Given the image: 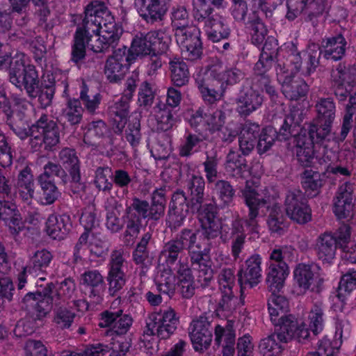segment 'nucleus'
<instances>
[{
    "instance_id": "obj_1",
    "label": "nucleus",
    "mask_w": 356,
    "mask_h": 356,
    "mask_svg": "<svg viewBox=\"0 0 356 356\" xmlns=\"http://www.w3.org/2000/svg\"><path fill=\"white\" fill-rule=\"evenodd\" d=\"M199 218L202 229L195 233L191 230L182 232L179 239L166 244L162 257L165 259L168 266L172 265L177 259L179 252L184 248H188L193 264L198 266L200 277L209 282L213 276L214 269L209 256L208 241L218 236L223 227L216 216V208L211 204L200 211Z\"/></svg>"
},
{
    "instance_id": "obj_2",
    "label": "nucleus",
    "mask_w": 356,
    "mask_h": 356,
    "mask_svg": "<svg viewBox=\"0 0 356 356\" xmlns=\"http://www.w3.org/2000/svg\"><path fill=\"white\" fill-rule=\"evenodd\" d=\"M122 29L116 24L113 16L104 3L94 1L85 9L82 26L77 28L72 59L78 63L84 58L86 47L95 52H102L118 41Z\"/></svg>"
},
{
    "instance_id": "obj_3",
    "label": "nucleus",
    "mask_w": 356,
    "mask_h": 356,
    "mask_svg": "<svg viewBox=\"0 0 356 356\" xmlns=\"http://www.w3.org/2000/svg\"><path fill=\"white\" fill-rule=\"evenodd\" d=\"M12 110L5 92L0 90V107L8 117V121L15 134L22 140L30 137V145L38 150L42 144L51 148L59 143L60 133L56 123L47 115H42L31 127H29L24 113L18 111L19 105Z\"/></svg>"
},
{
    "instance_id": "obj_4",
    "label": "nucleus",
    "mask_w": 356,
    "mask_h": 356,
    "mask_svg": "<svg viewBox=\"0 0 356 356\" xmlns=\"http://www.w3.org/2000/svg\"><path fill=\"white\" fill-rule=\"evenodd\" d=\"M245 204L249 209V219L236 220L233 224V234L235 239L232 244V253L235 258L238 257L243 245L246 234H252V238H257L259 227L256 218L262 208L268 209L270 200L267 190L259 188L258 181L248 180L242 191Z\"/></svg>"
},
{
    "instance_id": "obj_5",
    "label": "nucleus",
    "mask_w": 356,
    "mask_h": 356,
    "mask_svg": "<svg viewBox=\"0 0 356 356\" xmlns=\"http://www.w3.org/2000/svg\"><path fill=\"white\" fill-rule=\"evenodd\" d=\"M9 64V79L11 83L19 89L24 88L29 96L35 95L38 88V75L29 58L23 53L17 52L10 56H0V70L7 68Z\"/></svg>"
},
{
    "instance_id": "obj_6",
    "label": "nucleus",
    "mask_w": 356,
    "mask_h": 356,
    "mask_svg": "<svg viewBox=\"0 0 356 356\" xmlns=\"http://www.w3.org/2000/svg\"><path fill=\"white\" fill-rule=\"evenodd\" d=\"M171 43V35L168 29L151 31L143 35H136L127 54L128 60L135 63L150 55L164 54Z\"/></svg>"
},
{
    "instance_id": "obj_7",
    "label": "nucleus",
    "mask_w": 356,
    "mask_h": 356,
    "mask_svg": "<svg viewBox=\"0 0 356 356\" xmlns=\"http://www.w3.org/2000/svg\"><path fill=\"white\" fill-rule=\"evenodd\" d=\"M305 324L287 320L274 333L263 339L259 343V350L263 356H280L284 350L283 344L292 339L301 342L309 337V331Z\"/></svg>"
},
{
    "instance_id": "obj_8",
    "label": "nucleus",
    "mask_w": 356,
    "mask_h": 356,
    "mask_svg": "<svg viewBox=\"0 0 356 356\" xmlns=\"http://www.w3.org/2000/svg\"><path fill=\"white\" fill-rule=\"evenodd\" d=\"M211 4L217 8H222L225 2V0H193L195 17L198 21L204 20V31L209 40L216 42L227 38L230 31L222 16L211 15Z\"/></svg>"
},
{
    "instance_id": "obj_9",
    "label": "nucleus",
    "mask_w": 356,
    "mask_h": 356,
    "mask_svg": "<svg viewBox=\"0 0 356 356\" xmlns=\"http://www.w3.org/2000/svg\"><path fill=\"white\" fill-rule=\"evenodd\" d=\"M159 291L165 294L173 293L176 287L183 297L189 298L195 293V282L191 271L187 265L180 264L175 275L171 268L160 269L155 277Z\"/></svg>"
},
{
    "instance_id": "obj_10",
    "label": "nucleus",
    "mask_w": 356,
    "mask_h": 356,
    "mask_svg": "<svg viewBox=\"0 0 356 356\" xmlns=\"http://www.w3.org/2000/svg\"><path fill=\"white\" fill-rule=\"evenodd\" d=\"M289 61L293 64L278 65L276 69L277 81L281 84L282 92L286 98L298 100L306 96L308 86L302 79L295 77V74L299 71L301 65L300 54L290 55Z\"/></svg>"
},
{
    "instance_id": "obj_11",
    "label": "nucleus",
    "mask_w": 356,
    "mask_h": 356,
    "mask_svg": "<svg viewBox=\"0 0 356 356\" xmlns=\"http://www.w3.org/2000/svg\"><path fill=\"white\" fill-rule=\"evenodd\" d=\"M316 118L314 123L308 124L306 128L309 129L314 137L316 133L317 141L330 140L332 138V125L336 117V106L331 98H321L316 104Z\"/></svg>"
},
{
    "instance_id": "obj_12",
    "label": "nucleus",
    "mask_w": 356,
    "mask_h": 356,
    "mask_svg": "<svg viewBox=\"0 0 356 356\" xmlns=\"http://www.w3.org/2000/svg\"><path fill=\"white\" fill-rule=\"evenodd\" d=\"M319 266L314 264H299L293 270V280L297 286V294L302 295L310 291L320 292L323 289L324 278Z\"/></svg>"
},
{
    "instance_id": "obj_13",
    "label": "nucleus",
    "mask_w": 356,
    "mask_h": 356,
    "mask_svg": "<svg viewBox=\"0 0 356 356\" xmlns=\"http://www.w3.org/2000/svg\"><path fill=\"white\" fill-rule=\"evenodd\" d=\"M178 323L179 317L173 309H161L149 315L147 332L160 339H167L175 331Z\"/></svg>"
},
{
    "instance_id": "obj_14",
    "label": "nucleus",
    "mask_w": 356,
    "mask_h": 356,
    "mask_svg": "<svg viewBox=\"0 0 356 356\" xmlns=\"http://www.w3.org/2000/svg\"><path fill=\"white\" fill-rule=\"evenodd\" d=\"M315 137L316 133H314V137H312L309 129H307L305 126L300 129L298 135L294 136L293 143L296 147V157L303 167L312 166L317 161L314 149V144L323 145L324 152L327 150L325 143L329 140L317 141Z\"/></svg>"
},
{
    "instance_id": "obj_15",
    "label": "nucleus",
    "mask_w": 356,
    "mask_h": 356,
    "mask_svg": "<svg viewBox=\"0 0 356 356\" xmlns=\"http://www.w3.org/2000/svg\"><path fill=\"white\" fill-rule=\"evenodd\" d=\"M332 78L336 86L335 95L339 100L349 95V103L356 104V67L339 65L332 71Z\"/></svg>"
},
{
    "instance_id": "obj_16",
    "label": "nucleus",
    "mask_w": 356,
    "mask_h": 356,
    "mask_svg": "<svg viewBox=\"0 0 356 356\" xmlns=\"http://www.w3.org/2000/svg\"><path fill=\"white\" fill-rule=\"evenodd\" d=\"M219 67H210L201 70L195 75V81L204 100L213 104L221 99L225 90L219 85L216 76L220 74Z\"/></svg>"
},
{
    "instance_id": "obj_17",
    "label": "nucleus",
    "mask_w": 356,
    "mask_h": 356,
    "mask_svg": "<svg viewBox=\"0 0 356 356\" xmlns=\"http://www.w3.org/2000/svg\"><path fill=\"white\" fill-rule=\"evenodd\" d=\"M235 277L231 269H223L218 277L222 298L216 309L217 316L227 318L236 307L237 298L233 296Z\"/></svg>"
},
{
    "instance_id": "obj_18",
    "label": "nucleus",
    "mask_w": 356,
    "mask_h": 356,
    "mask_svg": "<svg viewBox=\"0 0 356 356\" xmlns=\"http://www.w3.org/2000/svg\"><path fill=\"white\" fill-rule=\"evenodd\" d=\"M175 36L181 54L186 59L194 60L200 58L202 42L198 28L195 26L184 28L183 30L177 31Z\"/></svg>"
},
{
    "instance_id": "obj_19",
    "label": "nucleus",
    "mask_w": 356,
    "mask_h": 356,
    "mask_svg": "<svg viewBox=\"0 0 356 356\" xmlns=\"http://www.w3.org/2000/svg\"><path fill=\"white\" fill-rule=\"evenodd\" d=\"M175 36L181 54L186 59L194 60L200 58L202 42L198 28L195 26L184 28L183 30L177 31Z\"/></svg>"
},
{
    "instance_id": "obj_20",
    "label": "nucleus",
    "mask_w": 356,
    "mask_h": 356,
    "mask_svg": "<svg viewBox=\"0 0 356 356\" xmlns=\"http://www.w3.org/2000/svg\"><path fill=\"white\" fill-rule=\"evenodd\" d=\"M286 215L293 221L305 224L312 219V211L300 190L288 192L285 200Z\"/></svg>"
},
{
    "instance_id": "obj_21",
    "label": "nucleus",
    "mask_w": 356,
    "mask_h": 356,
    "mask_svg": "<svg viewBox=\"0 0 356 356\" xmlns=\"http://www.w3.org/2000/svg\"><path fill=\"white\" fill-rule=\"evenodd\" d=\"M210 327V322L204 316H200L192 321L189 335L195 351L204 352L210 346L213 337Z\"/></svg>"
},
{
    "instance_id": "obj_22",
    "label": "nucleus",
    "mask_w": 356,
    "mask_h": 356,
    "mask_svg": "<svg viewBox=\"0 0 356 356\" xmlns=\"http://www.w3.org/2000/svg\"><path fill=\"white\" fill-rule=\"evenodd\" d=\"M354 207L353 187L344 183L339 187L333 200V212L339 219H348L353 216Z\"/></svg>"
},
{
    "instance_id": "obj_23",
    "label": "nucleus",
    "mask_w": 356,
    "mask_h": 356,
    "mask_svg": "<svg viewBox=\"0 0 356 356\" xmlns=\"http://www.w3.org/2000/svg\"><path fill=\"white\" fill-rule=\"evenodd\" d=\"M127 53L126 47L119 48L107 59L104 72L110 81H117L122 78L130 65L134 63L128 60Z\"/></svg>"
},
{
    "instance_id": "obj_24",
    "label": "nucleus",
    "mask_w": 356,
    "mask_h": 356,
    "mask_svg": "<svg viewBox=\"0 0 356 356\" xmlns=\"http://www.w3.org/2000/svg\"><path fill=\"white\" fill-rule=\"evenodd\" d=\"M262 259L259 254L249 257L238 271V282L241 288L246 286L252 287L259 284L261 279Z\"/></svg>"
},
{
    "instance_id": "obj_25",
    "label": "nucleus",
    "mask_w": 356,
    "mask_h": 356,
    "mask_svg": "<svg viewBox=\"0 0 356 356\" xmlns=\"http://www.w3.org/2000/svg\"><path fill=\"white\" fill-rule=\"evenodd\" d=\"M123 262L122 253L120 251H114L111 254L107 277L108 291L112 296L116 295L125 285V274L122 270Z\"/></svg>"
},
{
    "instance_id": "obj_26",
    "label": "nucleus",
    "mask_w": 356,
    "mask_h": 356,
    "mask_svg": "<svg viewBox=\"0 0 356 356\" xmlns=\"http://www.w3.org/2000/svg\"><path fill=\"white\" fill-rule=\"evenodd\" d=\"M23 302L27 307H32L33 314L38 320L43 319L50 312L51 304V293L46 288L43 291L29 292L23 298Z\"/></svg>"
},
{
    "instance_id": "obj_27",
    "label": "nucleus",
    "mask_w": 356,
    "mask_h": 356,
    "mask_svg": "<svg viewBox=\"0 0 356 356\" xmlns=\"http://www.w3.org/2000/svg\"><path fill=\"white\" fill-rule=\"evenodd\" d=\"M277 0H233L232 15L236 20H243L245 18L248 4L252 6L254 13L261 10L266 17L271 14L277 5Z\"/></svg>"
},
{
    "instance_id": "obj_28",
    "label": "nucleus",
    "mask_w": 356,
    "mask_h": 356,
    "mask_svg": "<svg viewBox=\"0 0 356 356\" xmlns=\"http://www.w3.org/2000/svg\"><path fill=\"white\" fill-rule=\"evenodd\" d=\"M268 309L271 321L277 327L288 319L297 322L292 316H286L289 301L279 293H271L268 300Z\"/></svg>"
},
{
    "instance_id": "obj_29",
    "label": "nucleus",
    "mask_w": 356,
    "mask_h": 356,
    "mask_svg": "<svg viewBox=\"0 0 356 356\" xmlns=\"http://www.w3.org/2000/svg\"><path fill=\"white\" fill-rule=\"evenodd\" d=\"M170 0H135V6L146 21L161 19L166 13Z\"/></svg>"
},
{
    "instance_id": "obj_30",
    "label": "nucleus",
    "mask_w": 356,
    "mask_h": 356,
    "mask_svg": "<svg viewBox=\"0 0 356 356\" xmlns=\"http://www.w3.org/2000/svg\"><path fill=\"white\" fill-rule=\"evenodd\" d=\"M225 115L220 110H209L204 113V126L211 133L218 132V136L225 142H230L236 136V132L227 127H223Z\"/></svg>"
},
{
    "instance_id": "obj_31",
    "label": "nucleus",
    "mask_w": 356,
    "mask_h": 356,
    "mask_svg": "<svg viewBox=\"0 0 356 356\" xmlns=\"http://www.w3.org/2000/svg\"><path fill=\"white\" fill-rule=\"evenodd\" d=\"M306 0H287L286 18L293 20L305 10H309V14L318 15L322 13L327 6V0H312L307 6Z\"/></svg>"
},
{
    "instance_id": "obj_32",
    "label": "nucleus",
    "mask_w": 356,
    "mask_h": 356,
    "mask_svg": "<svg viewBox=\"0 0 356 356\" xmlns=\"http://www.w3.org/2000/svg\"><path fill=\"white\" fill-rule=\"evenodd\" d=\"M289 273V267L286 263L267 266L266 283L268 291L270 293H280L284 286Z\"/></svg>"
},
{
    "instance_id": "obj_33",
    "label": "nucleus",
    "mask_w": 356,
    "mask_h": 356,
    "mask_svg": "<svg viewBox=\"0 0 356 356\" xmlns=\"http://www.w3.org/2000/svg\"><path fill=\"white\" fill-rule=\"evenodd\" d=\"M263 97L252 88L244 87L237 99V111L243 115H248L257 110L263 103Z\"/></svg>"
},
{
    "instance_id": "obj_34",
    "label": "nucleus",
    "mask_w": 356,
    "mask_h": 356,
    "mask_svg": "<svg viewBox=\"0 0 356 356\" xmlns=\"http://www.w3.org/2000/svg\"><path fill=\"white\" fill-rule=\"evenodd\" d=\"M132 321L131 317L128 314H122L121 310L115 312H105L102 314L99 325L102 327L113 325L117 334H122L129 330Z\"/></svg>"
},
{
    "instance_id": "obj_35",
    "label": "nucleus",
    "mask_w": 356,
    "mask_h": 356,
    "mask_svg": "<svg viewBox=\"0 0 356 356\" xmlns=\"http://www.w3.org/2000/svg\"><path fill=\"white\" fill-rule=\"evenodd\" d=\"M0 218L8 227L13 234L18 233L24 227V224L17 206L11 202L2 200L1 197Z\"/></svg>"
},
{
    "instance_id": "obj_36",
    "label": "nucleus",
    "mask_w": 356,
    "mask_h": 356,
    "mask_svg": "<svg viewBox=\"0 0 356 356\" xmlns=\"http://www.w3.org/2000/svg\"><path fill=\"white\" fill-rule=\"evenodd\" d=\"M314 249L318 258L323 263L331 264L335 259L337 245L330 232H325L316 238Z\"/></svg>"
},
{
    "instance_id": "obj_37",
    "label": "nucleus",
    "mask_w": 356,
    "mask_h": 356,
    "mask_svg": "<svg viewBox=\"0 0 356 356\" xmlns=\"http://www.w3.org/2000/svg\"><path fill=\"white\" fill-rule=\"evenodd\" d=\"M149 204L147 202L135 198L131 206L127 209V233L133 236H136L140 229V219L132 213V210L136 211L138 215L145 219H148Z\"/></svg>"
},
{
    "instance_id": "obj_38",
    "label": "nucleus",
    "mask_w": 356,
    "mask_h": 356,
    "mask_svg": "<svg viewBox=\"0 0 356 356\" xmlns=\"http://www.w3.org/2000/svg\"><path fill=\"white\" fill-rule=\"evenodd\" d=\"M67 216L50 215L45 222L44 231L53 239H62L70 228Z\"/></svg>"
},
{
    "instance_id": "obj_39",
    "label": "nucleus",
    "mask_w": 356,
    "mask_h": 356,
    "mask_svg": "<svg viewBox=\"0 0 356 356\" xmlns=\"http://www.w3.org/2000/svg\"><path fill=\"white\" fill-rule=\"evenodd\" d=\"M90 238V234L88 232H84L80 236L78 243L74 248V256L77 259L80 257L81 252L89 248L90 252L99 257H104L108 252V246L106 243L97 238H93L88 245V240Z\"/></svg>"
},
{
    "instance_id": "obj_40",
    "label": "nucleus",
    "mask_w": 356,
    "mask_h": 356,
    "mask_svg": "<svg viewBox=\"0 0 356 356\" xmlns=\"http://www.w3.org/2000/svg\"><path fill=\"white\" fill-rule=\"evenodd\" d=\"M346 44V40L342 35L330 37L323 40L321 53L327 59L338 60L344 56Z\"/></svg>"
},
{
    "instance_id": "obj_41",
    "label": "nucleus",
    "mask_w": 356,
    "mask_h": 356,
    "mask_svg": "<svg viewBox=\"0 0 356 356\" xmlns=\"http://www.w3.org/2000/svg\"><path fill=\"white\" fill-rule=\"evenodd\" d=\"M225 169L233 177H247L250 175L253 177L259 175V173L249 170L245 159L234 150H231L227 156Z\"/></svg>"
},
{
    "instance_id": "obj_42",
    "label": "nucleus",
    "mask_w": 356,
    "mask_h": 356,
    "mask_svg": "<svg viewBox=\"0 0 356 356\" xmlns=\"http://www.w3.org/2000/svg\"><path fill=\"white\" fill-rule=\"evenodd\" d=\"M16 189L19 197L24 201H30L35 193L33 175L29 167L21 170L17 177Z\"/></svg>"
},
{
    "instance_id": "obj_43",
    "label": "nucleus",
    "mask_w": 356,
    "mask_h": 356,
    "mask_svg": "<svg viewBox=\"0 0 356 356\" xmlns=\"http://www.w3.org/2000/svg\"><path fill=\"white\" fill-rule=\"evenodd\" d=\"M325 174L313 170H306L301 177V184L305 193L310 197L316 196L325 183Z\"/></svg>"
},
{
    "instance_id": "obj_44",
    "label": "nucleus",
    "mask_w": 356,
    "mask_h": 356,
    "mask_svg": "<svg viewBox=\"0 0 356 356\" xmlns=\"http://www.w3.org/2000/svg\"><path fill=\"white\" fill-rule=\"evenodd\" d=\"M76 316L69 302L66 305H58L53 311L52 323L57 329L68 330L72 327Z\"/></svg>"
},
{
    "instance_id": "obj_45",
    "label": "nucleus",
    "mask_w": 356,
    "mask_h": 356,
    "mask_svg": "<svg viewBox=\"0 0 356 356\" xmlns=\"http://www.w3.org/2000/svg\"><path fill=\"white\" fill-rule=\"evenodd\" d=\"M46 289L51 293V301H54L55 304H60L72 298L75 290V284L72 280L65 279L56 285L49 284Z\"/></svg>"
},
{
    "instance_id": "obj_46",
    "label": "nucleus",
    "mask_w": 356,
    "mask_h": 356,
    "mask_svg": "<svg viewBox=\"0 0 356 356\" xmlns=\"http://www.w3.org/2000/svg\"><path fill=\"white\" fill-rule=\"evenodd\" d=\"M59 159L60 163L67 170L74 183H79L81 179L79 159L74 150L65 148L60 152Z\"/></svg>"
},
{
    "instance_id": "obj_47",
    "label": "nucleus",
    "mask_w": 356,
    "mask_h": 356,
    "mask_svg": "<svg viewBox=\"0 0 356 356\" xmlns=\"http://www.w3.org/2000/svg\"><path fill=\"white\" fill-rule=\"evenodd\" d=\"M130 101L131 99H127L122 96L110 107V112L114 115L113 122L118 131H122L127 123Z\"/></svg>"
},
{
    "instance_id": "obj_48",
    "label": "nucleus",
    "mask_w": 356,
    "mask_h": 356,
    "mask_svg": "<svg viewBox=\"0 0 356 356\" xmlns=\"http://www.w3.org/2000/svg\"><path fill=\"white\" fill-rule=\"evenodd\" d=\"M172 81L177 86L186 84L189 79V72L186 63L179 58H174L170 63Z\"/></svg>"
},
{
    "instance_id": "obj_49",
    "label": "nucleus",
    "mask_w": 356,
    "mask_h": 356,
    "mask_svg": "<svg viewBox=\"0 0 356 356\" xmlns=\"http://www.w3.org/2000/svg\"><path fill=\"white\" fill-rule=\"evenodd\" d=\"M171 24L175 33L179 30L194 26L189 13L184 6L178 5L172 8Z\"/></svg>"
},
{
    "instance_id": "obj_50",
    "label": "nucleus",
    "mask_w": 356,
    "mask_h": 356,
    "mask_svg": "<svg viewBox=\"0 0 356 356\" xmlns=\"http://www.w3.org/2000/svg\"><path fill=\"white\" fill-rule=\"evenodd\" d=\"M307 321L309 328L307 327V325L304 322L297 321V323L299 324L304 323L305 325V327L307 329L309 332L311 330L314 334H317L323 330L325 321L321 303H316L312 306L308 314Z\"/></svg>"
},
{
    "instance_id": "obj_51",
    "label": "nucleus",
    "mask_w": 356,
    "mask_h": 356,
    "mask_svg": "<svg viewBox=\"0 0 356 356\" xmlns=\"http://www.w3.org/2000/svg\"><path fill=\"white\" fill-rule=\"evenodd\" d=\"M233 320H227L224 325H217L215 327V342L218 345H225L229 343H235L236 334L234 330Z\"/></svg>"
},
{
    "instance_id": "obj_52",
    "label": "nucleus",
    "mask_w": 356,
    "mask_h": 356,
    "mask_svg": "<svg viewBox=\"0 0 356 356\" xmlns=\"http://www.w3.org/2000/svg\"><path fill=\"white\" fill-rule=\"evenodd\" d=\"M165 191L162 188L156 190L152 195V203L149 206L148 219L157 220L165 212Z\"/></svg>"
},
{
    "instance_id": "obj_53",
    "label": "nucleus",
    "mask_w": 356,
    "mask_h": 356,
    "mask_svg": "<svg viewBox=\"0 0 356 356\" xmlns=\"http://www.w3.org/2000/svg\"><path fill=\"white\" fill-rule=\"evenodd\" d=\"M335 245L342 251V257L346 259V252L353 248V241H350V227L347 225L341 226L334 234Z\"/></svg>"
},
{
    "instance_id": "obj_54",
    "label": "nucleus",
    "mask_w": 356,
    "mask_h": 356,
    "mask_svg": "<svg viewBox=\"0 0 356 356\" xmlns=\"http://www.w3.org/2000/svg\"><path fill=\"white\" fill-rule=\"evenodd\" d=\"M150 152L156 160L167 159L171 152L170 138L165 134H159L157 140L151 145Z\"/></svg>"
},
{
    "instance_id": "obj_55",
    "label": "nucleus",
    "mask_w": 356,
    "mask_h": 356,
    "mask_svg": "<svg viewBox=\"0 0 356 356\" xmlns=\"http://www.w3.org/2000/svg\"><path fill=\"white\" fill-rule=\"evenodd\" d=\"M10 270H0V310L5 306L6 301H11L15 290L13 283L8 275Z\"/></svg>"
},
{
    "instance_id": "obj_56",
    "label": "nucleus",
    "mask_w": 356,
    "mask_h": 356,
    "mask_svg": "<svg viewBox=\"0 0 356 356\" xmlns=\"http://www.w3.org/2000/svg\"><path fill=\"white\" fill-rule=\"evenodd\" d=\"M356 289V270H349L341 278L338 287L337 297L343 301L345 297Z\"/></svg>"
},
{
    "instance_id": "obj_57",
    "label": "nucleus",
    "mask_w": 356,
    "mask_h": 356,
    "mask_svg": "<svg viewBox=\"0 0 356 356\" xmlns=\"http://www.w3.org/2000/svg\"><path fill=\"white\" fill-rule=\"evenodd\" d=\"M268 225L271 232L282 234L287 226L279 206L275 205L270 210Z\"/></svg>"
},
{
    "instance_id": "obj_58",
    "label": "nucleus",
    "mask_w": 356,
    "mask_h": 356,
    "mask_svg": "<svg viewBox=\"0 0 356 356\" xmlns=\"http://www.w3.org/2000/svg\"><path fill=\"white\" fill-rule=\"evenodd\" d=\"M323 160L325 163L328 161L331 162L326 168V173L332 174L337 176H350V170L348 168L337 165L334 163L335 161L338 160V156L334 152L325 150Z\"/></svg>"
},
{
    "instance_id": "obj_59",
    "label": "nucleus",
    "mask_w": 356,
    "mask_h": 356,
    "mask_svg": "<svg viewBox=\"0 0 356 356\" xmlns=\"http://www.w3.org/2000/svg\"><path fill=\"white\" fill-rule=\"evenodd\" d=\"M52 257L51 253L47 250H38L29 257L27 266L33 271L40 270L49 265Z\"/></svg>"
},
{
    "instance_id": "obj_60",
    "label": "nucleus",
    "mask_w": 356,
    "mask_h": 356,
    "mask_svg": "<svg viewBox=\"0 0 356 356\" xmlns=\"http://www.w3.org/2000/svg\"><path fill=\"white\" fill-rule=\"evenodd\" d=\"M277 136V131L273 127H266L264 128L259 135L257 144L259 154H262L268 151L273 145Z\"/></svg>"
},
{
    "instance_id": "obj_61",
    "label": "nucleus",
    "mask_w": 356,
    "mask_h": 356,
    "mask_svg": "<svg viewBox=\"0 0 356 356\" xmlns=\"http://www.w3.org/2000/svg\"><path fill=\"white\" fill-rule=\"evenodd\" d=\"M211 67H219L220 74L216 76V79L225 90L227 86L236 83L242 78V72L238 69L234 68L225 71L221 65H212Z\"/></svg>"
},
{
    "instance_id": "obj_62",
    "label": "nucleus",
    "mask_w": 356,
    "mask_h": 356,
    "mask_svg": "<svg viewBox=\"0 0 356 356\" xmlns=\"http://www.w3.org/2000/svg\"><path fill=\"white\" fill-rule=\"evenodd\" d=\"M111 170L109 168H98L95 173L93 183L99 191H110L113 188V183L108 180Z\"/></svg>"
},
{
    "instance_id": "obj_63",
    "label": "nucleus",
    "mask_w": 356,
    "mask_h": 356,
    "mask_svg": "<svg viewBox=\"0 0 356 356\" xmlns=\"http://www.w3.org/2000/svg\"><path fill=\"white\" fill-rule=\"evenodd\" d=\"M204 145L202 138L196 134L189 135L185 143L180 147L179 154L182 156H188L200 150Z\"/></svg>"
},
{
    "instance_id": "obj_64",
    "label": "nucleus",
    "mask_w": 356,
    "mask_h": 356,
    "mask_svg": "<svg viewBox=\"0 0 356 356\" xmlns=\"http://www.w3.org/2000/svg\"><path fill=\"white\" fill-rule=\"evenodd\" d=\"M42 190L40 202L42 204H51L59 197L60 193L54 181H38Z\"/></svg>"
}]
</instances>
